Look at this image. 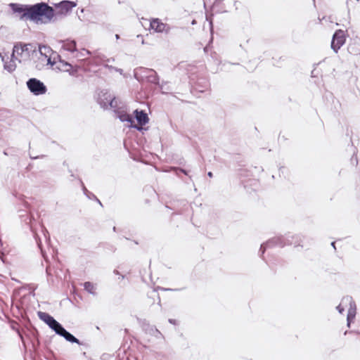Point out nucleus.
<instances>
[{
  "label": "nucleus",
  "mask_w": 360,
  "mask_h": 360,
  "mask_svg": "<svg viewBox=\"0 0 360 360\" xmlns=\"http://www.w3.org/2000/svg\"><path fill=\"white\" fill-rule=\"evenodd\" d=\"M105 67L108 68V69H113V70H115V68H114V67H112L111 65H106Z\"/></svg>",
  "instance_id": "7c9ffc66"
},
{
  "label": "nucleus",
  "mask_w": 360,
  "mask_h": 360,
  "mask_svg": "<svg viewBox=\"0 0 360 360\" xmlns=\"http://www.w3.org/2000/svg\"><path fill=\"white\" fill-rule=\"evenodd\" d=\"M115 70L118 72H120V74H122V71H123L122 69H119V68H115Z\"/></svg>",
  "instance_id": "c756f323"
},
{
  "label": "nucleus",
  "mask_w": 360,
  "mask_h": 360,
  "mask_svg": "<svg viewBox=\"0 0 360 360\" xmlns=\"http://www.w3.org/2000/svg\"><path fill=\"white\" fill-rule=\"evenodd\" d=\"M81 184H82V189H83V191H84V193L89 198H91L92 196L94 198H96V196L91 193V192H89L86 188L84 186V184L82 181H81Z\"/></svg>",
  "instance_id": "4be33fe9"
},
{
  "label": "nucleus",
  "mask_w": 360,
  "mask_h": 360,
  "mask_svg": "<svg viewBox=\"0 0 360 360\" xmlns=\"http://www.w3.org/2000/svg\"><path fill=\"white\" fill-rule=\"evenodd\" d=\"M36 240H37V245H38V247L39 248V249L41 250V254H42L43 257H44V252H43V250H42V249H41V242H40L39 240H38L37 239H36Z\"/></svg>",
  "instance_id": "bb28decb"
},
{
  "label": "nucleus",
  "mask_w": 360,
  "mask_h": 360,
  "mask_svg": "<svg viewBox=\"0 0 360 360\" xmlns=\"http://www.w3.org/2000/svg\"><path fill=\"white\" fill-rule=\"evenodd\" d=\"M223 0H217L216 2H215V5L221 1H222Z\"/></svg>",
  "instance_id": "c9c22d12"
},
{
  "label": "nucleus",
  "mask_w": 360,
  "mask_h": 360,
  "mask_svg": "<svg viewBox=\"0 0 360 360\" xmlns=\"http://www.w3.org/2000/svg\"><path fill=\"white\" fill-rule=\"evenodd\" d=\"M119 118H120V121H122V122H127L129 123L133 122L132 117L130 115L127 114V113L121 114L119 116Z\"/></svg>",
  "instance_id": "412c9836"
},
{
  "label": "nucleus",
  "mask_w": 360,
  "mask_h": 360,
  "mask_svg": "<svg viewBox=\"0 0 360 360\" xmlns=\"http://www.w3.org/2000/svg\"><path fill=\"white\" fill-rule=\"evenodd\" d=\"M169 322L172 324H176V321L175 319H169Z\"/></svg>",
  "instance_id": "cd10ccee"
},
{
  "label": "nucleus",
  "mask_w": 360,
  "mask_h": 360,
  "mask_svg": "<svg viewBox=\"0 0 360 360\" xmlns=\"http://www.w3.org/2000/svg\"><path fill=\"white\" fill-rule=\"evenodd\" d=\"M114 274H119V271H118L117 270H115V271H114Z\"/></svg>",
  "instance_id": "e433bc0d"
},
{
  "label": "nucleus",
  "mask_w": 360,
  "mask_h": 360,
  "mask_svg": "<svg viewBox=\"0 0 360 360\" xmlns=\"http://www.w3.org/2000/svg\"><path fill=\"white\" fill-rule=\"evenodd\" d=\"M37 54L35 45L18 42L14 45L11 56L19 63H22L30 60Z\"/></svg>",
  "instance_id": "f03ea898"
},
{
  "label": "nucleus",
  "mask_w": 360,
  "mask_h": 360,
  "mask_svg": "<svg viewBox=\"0 0 360 360\" xmlns=\"http://www.w3.org/2000/svg\"><path fill=\"white\" fill-rule=\"evenodd\" d=\"M165 290H172V289L170 288H168V289H165Z\"/></svg>",
  "instance_id": "a19ab883"
},
{
  "label": "nucleus",
  "mask_w": 360,
  "mask_h": 360,
  "mask_svg": "<svg viewBox=\"0 0 360 360\" xmlns=\"http://www.w3.org/2000/svg\"><path fill=\"white\" fill-rule=\"evenodd\" d=\"M56 333L63 337L67 341L70 342L81 345L80 341L73 335L67 331L61 324L58 328L56 330Z\"/></svg>",
  "instance_id": "9b49d317"
},
{
  "label": "nucleus",
  "mask_w": 360,
  "mask_h": 360,
  "mask_svg": "<svg viewBox=\"0 0 360 360\" xmlns=\"http://www.w3.org/2000/svg\"><path fill=\"white\" fill-rule=\"evenodd\" d=\"M160 89H163V86H162V85H160Z\"/></svg>",
  "instance_id": "79ce46f5"
},
{
  "label": "nucleus",
  "mask_w": 360,
  "mask_h": 360,
  "mask_svg": "<svg viewBox=\"0 0 360 360\" xmlns=\"http://www.w3.org/2000/svg\"><path fill=\"white\" fill-rule=\"evenodd\" d=\"M28 89L34 95L44 94L46 91V86L40 80L36 78H31L27 82Z\"/></svg>",
  "instance_id": "20e7f679"
},
{
  "label": "nucleus",
  "mask_w": 360,
  "mask_h": 360,
  "mask_svg": "<svg viewBox=\"0 0 360 360\" xmlns=\"http://www.w3.org/2000/svg\"><path fill=\"white\" fill-rule=\"evenodd\" d=\"M55 6L60 9V13L65 14L76 6V3L72 1H62L58 4H56Z\"/></svg>",
  "instance_id": "f8f14e48"
},
{
  "label": "nucleus",
  "mask_w": 360,
  "mask_h": 360,
  "mask_svg": "<svg viewBox=\"0 0 360 360\" xmlns=\"http://www.w3.org/2000/svg\"><path fill=\"white\" fill-rule=\"evenodd\" d=\"M115 38H116L117 39H120V35H119V34H115Z\"/></svg>",
  "instance_id": "4c0bfd02"
},
{
  "label": "nucleus",
  "mask_w": 360,
  "mask_h": 360,
  "mask_svg": "<svg viewBox=\"0 0 360 360\" xmlns=\"http://www.w3.org/2000/svg\"><path fill=\"white\" fill-rule=\"evenodd\" d=\"M28 19L36 22L49 23L54 17V11L47 4L41 2L30 5Z\"/></svg>",
  "instance_id": "f257e3e1"
},
{
  "label": "nucleus",
  "mask_w": 360,
  "mask_h": 360,
  "mask_svg": "<svg viewBox=\"0 0 360 360\" xmlns=\"http://www.w3.org/2000/svg\"><path fill=\"white\" fill-rule=\"evenodd\" d=\"M134 113L136 115L135 117L141 126L145 125L148 122L149 118L148 115L143 110L139 111L138 110H136Z\"/></svg>",
  "instance_id": "dca6fc26"
},
{
  "label": "nucleus",
  "mask_w": 360,
  "mask_h": 360,
  "mask_svg": "<svg viewBox=\"0 0 360 360\" xmlns=\"http://www.w3.org/2000/svg\"><path fill=\"white\" fill-rule=\"evenodd\" d=\"M285 245H294L295 246L299 245V244H297L296 243L292 242V240H290L289 237L287 238L283 237V236H278L273 238L266 243L261 245L259 252H261V255H262L265 250L267 248L275 247V246H279V247H283Z\"/></svg>",
  "instance_id": "7ed1b4c3"
},
{
  "label": "nucleus",
  "mask_w": 360,
  "mask_h": 360,
  "mask_svg": "<svg viewBox=\"0 0 360 360\" xmlns=\"http://www.w3.org/2000/svg\"><path fill=\"white\" fill-rule=\"evenodd\" d=\"M173 169H174V171L176 172V174L177 175L179 174L178 172H182V173H184V174L188 175V172H187V171H186V170H185V169H180V168L174 167Z\"/></svg>",
  "instance_id": "b1692460"
},
{
  "label": "nucleus",
  "mask_w": 360,
  "mask_h": 360,
  "mask_svg": "<svg viewBox=\"0 0 360 360\" xmlns=\"http://www.w3.org/2000/svg\"><path fill=\"white\" fill-rule=\"evenodd\" d=\"M84 288L89 293L93 295H96L95 285L89 281L85 282L84 283Z\"/></svg>",
  "instance_id": "6ab92c4d"
},
{
  "label": "nucleus",
  "mask_w": 360,
  "mask_h": 360,
  "mask_svg": "<svg viewBox=\"0 0 360 360\" xmlns=\"http://www.w3.org/2000/svg\"><path fill=\"white\" fill-rule=\"evenodd\" d=\"M42 49H46V46H42V47H41V46H39V52H40V53H41V54H42Z\"/></svg>",
  "instance_id": "c85d7f7f"
},
{
  "label": "nucleus",
  "mask_w": 360,
  "mask_h": 360,
  "mask_svg": "<svg viewBox=\"0 0 360 360\" xmlns=\"http://www.w3.org/2000/svg\"><path fill=\"white\" fill-rule=\"evenodd\" d=\"M141 70L143 74V78L146 79L148 82L159 84V77L154 70L141 68Z\"/></svg>",
  "instance_id": "9d476101"
},
{
  "label": "nucleus",
  "mask_w": 360,
  "mask_h": 360,
  "mask_svg": "<svg viewBox=\"0 0 360 360\" xmlns=\"http://www.w3.org/2000/svg\"><path fill=\"white\" fill-rule=\"evenodd\" d=\"M149 29L153 30L155 32H169V26L163 23L159 18H153L149 22Z\"/></svg>",
  "instance_id": "1a4fd4ad"
},
{
  "label": "nucleus",
  "mask_w": 360,
  "mask_h": 360,
  "mask_svg": "<svg viewBox=\"0 0 360 360\" xmlns=\"http://www.w3.org/2000/svg\"><path fill=\"white\" fill-rule=\"evenodd\" d=\"M343 306H345V304H342L341 302L340 304L337 307V309L340 314H342L343 311H345V308Z\"/></svg>",
  "instance_id": "a878e982"
},
{
  "label": "nucleus",
  "mask_w": 360,
  "mask_h": 360,
  "mask_svg": "<svg viewBox=\"0 0 360 360\" xmlns=\"http://www.w3.org/2000/svg\"><path fill=\"white\" fill-rule=\"evenodd\" d=\"M355 316H356V314H349V313H347V326L349 327L350 326V323L354 319Z\"/></svg>",
  "instance_id": "5701e85b"
},
{
  "label": "nucleus",
  "mask_w": 360,
  "mask_h": 360,
  "mask_svg": "<svg viewBox=\"0 0 360 360\" xmlns=\"http://www.w3.org/2000/svg\"><path fill=\"white\" fill-rule=\"evenodd\" d=\"M75 57L80 60H83V58H85L86 56H90L91 54V53L89 51L86 50L84 49L79 51L77 50V51H75Z\"/></svg>",
  "instance_id": "aec40b11"
},
{
  "label": "nucleus",
  "mask_w": 360,
  "mask_h": 360,
  "mask_svg": "<svg viewBox=\"0 0 360 360\" xmlns=\"http://www.w3.org/2000/svg\"><path fill=\"white\" fill-rule=\"evenodd\" d=\"M335 242H333V243H331V245H332V247H333V248L335 249Z\"/></svg>",
  "instance_id": "f704fd0d"
},
{
  "label": "nucleus",
  "mask_w": 360,
  "mask_h": 360,
  "mask_svg": "<svg viewBox=\"0 0 360 360\" xmlns=\"http://www.w3.org/2000/svg\"><path fill=\"white\" fill-rule=\"evenodd\" d=\"M63 68H65V70L69 72L72 68V65L68 63H63Z\"/></svg>",
  "instance_id": "393cba45"
},
{
  "label": "nucleus",
  "mask_w": 360,
  "mask_h": 360,
  "mask_svg": "<svg viewBox=\"0 0 360 360\" xmlns=\"http://www.w3.org/2000/svg\"><path fill=\"white\" fill-rule=\"evenodd\" d=\"M120 278L123 279L124 278V276H121Z\"/></svg>",
  "instance_id": "37998d69"
},
{
  "label": "nucleus",
  "mask_w": 360,
  "mask_h": 360,
  "mask_svg": "<svg viewBox=\"0 0 360 360\" xmlns=\"http://www.w3.org/2000/svg\"><path fill=\"white\" fill-rule=\"evenodd\" d=\"M207 175H208V176H210V177H212V176H213L212 172H209L207 173Z\"/></svg>",
  "instance_id": "2f4dec72"
},
{
  "label": "nucleus",
  "mask_w": 360,
  "mask_h": 360,
  "mask_svg": "<svg viewBox=\"0 0 360 360\" xmlns=\"http://www.w3.org/2000/svg\"><path fill=\"white\" fill-rule=\"evenodd\" d=\"M138 130H141V127H135Z\"/></svg>",
  "instance_id": "58836bf2"
},
{
  "label": "nucleus",
  "mask_w": 360,
  "mask_h": 360,
  "mask_svg": "<svg viewBox=\"0 0 360 360\" xmlns=\"http://www.w3.org/2000/svg\"><path fill=\"white\" fill-rule=\"evenodd\" d=\"M38 158H39L38 156L34 157V156H32V155H30V158H31V159H37Z\"/></svg>",
  "instance_id": "473e14b6"
},
{
  "label": "nucleus",
  "mask_w": 360,
  "mask_h": 360,
  "mask_svg": "<svg viewBox=\"0 0 360 360\" xmlns=\"http://www.w3.org/2000/svg\"><path fill=\"white\" fill-rule=\"evenodd\" d=\"M96 200V201L98 202V203H99L101 205H102L101 201L96 197L95 198Z\"/></svg>",
  "instance_id": "72a5a7b5"
},
{
  "label": "nucleus",
  "mask_w": 360,
  "mask_h": 360,
  "mask_svg": "<svg viewBox=\"0 0 360 360\" xmlns=\"http://www.w3.org/2000/svg\"><path fill=\"white\" fill-rule=\"evenodd\" d=\"M348 52L353 56L360 55V40L354 39L347 47Z\"/></svg>",
  "instance_id": "2eb2a0df"
},
{
  "label": "nucleus",
  "mask_w": 360,
  "mask_h": 360,
  "mask_svg": "<svg viewBox=\"0 0 360 360\" xmlns=\"http://www.w3.org/2000/svg\"><path fill=\"white\" fill-rule=\"evenodd\" d=\"M108 109H113L114 111H117L120 109V106L118 105V101L116 100L115 96H112L111 99L108 102Z\"/></svg>",
  "instance_id": "a211bd4d"
},
{
  "label": "nucleus",
  "mask_w": 360,
  "mask_h": 360,
  "mask_svg": "<svg viewBox=\"0 0 360 360\" xmlns=\"http://www.w3.org/2000/svg\"><path fill=\"white\" fill-rule=\"evenodd\" d=\"M76 46V41L75 40L67 39L63 41L62 48L64 50H66L71 53H75V51H77Z\"/></svg>",
  "instance_id": "f3484780"
},
{
  "label": "nucleus",
  "mask_w": 360,
  "mask_h": 360,
  "mask_svg": "<svg viewBox=\"0 0 360 360\" xmlns=\"http://www.w3.org/2000/svg\"><path fill=\"white\" fill-rule=\"evenodd\" d=\"M18 334H19V335H20V338L22 339V335L20 333V332H19V331H18Z\"/></svg>",
  "instance_id": "ea45409f"
},
{
  "label": "nucleus",
  "mask_w": 360,
  "mask_h": 360,
  "mask_svg": "<svg viewBox=\"0 0 360 360\" xmlns=\"http://www.w3.org/2000/svg\"><path fill=\"white\" fill-rule=\"evenodd\" d=\"M0 57L1 58L2 61L4 62V68L6 70L9 72H13L16 68V63L14 58L11 56V58L9 61L5 60V56L3 55L2 53L0 52Z\"/></svg>",
  "instance_id": "ddd939ff"
},
{
  "label": "nucleus",
  "mask_w": 360,
  "mask_h": 360,
  "mask_svg": "<svg viewBox=\"0 0 360 360\" xmlns=\"http://www.w3.org/2000/svg\"><path fill=\"white\" fill-rule=\"evenodd\" d=\"M112 94L108 90H101L97 94L96 101L101 108L108 109V102L111 99Z\"/></svg>",
  "instance_id": "0eeeda50"
},
{
  "label": "nucleus",
  "mask_w": 360,
  "mask_h": 360,
  "mask_svg": "<svg viewBox=\"0 0 360 360\" xmlns=\"http://www.w3.org/2000/svg\"><path fill=\"white\" fill-rule=\"evenodd\" d=\"M345 32L342 30H338L333 36L330 47L334 52L338 53L339 49L345 44Z\"/></svg>",
  "instance_id": "39448f33"
},
{
  "label": "nucleus",
  "mask_w": 360,
  "mask_h": 360,
  "mask_svg": "<svg viewBox=\"0 0 360 360\" xmlns=\"http://www.w3.org/2000/svg\"><path fill=\"white\" fill-rule=\"evenodd\" d=\"M342 304H345V307L349 306L348 309L349 314H354L356 312V306L351 296H345L342 299Z\"/></svg>",
  "instance_id": "4468645a"
},
{
  "label": "nucleus",
  "mask_w": 360,
  "mask_h": 360,
  "mask_svg": "<svg viewBox=\"0 0 360 360\" xmlns=\"http://www.w3.org/2000/svg\"><path fill=\"white\" fill-rule=\"evenodd\" d=\"M37 315L41 321H44L55 332L60 326V323L46 312L38 311Z\"/></svg>",
  "instance_id": "6e6552de"
},
{
  "label": "nucleus",
  "mask_w": 360,
  "mask_h": 360,
  "mask_svg": "<svg viewBox=\"0 0 360 360\" xmlns=\"http://www.w3.org/2000/svg\"><path fill=\"white\" fill-rule=\"evenodd\" d=\"M9 6L15 13H18L20 15V18L21 20H27L29 13V7L30 5H23L20 4L11 3Z\"/></svg>",
  "instance_id": "423d86ee"
}]
</instances>
